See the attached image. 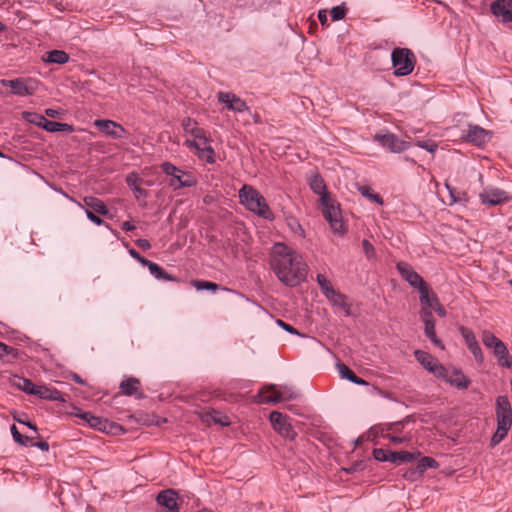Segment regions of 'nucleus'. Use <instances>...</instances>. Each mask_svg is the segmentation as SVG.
<instances>
[{
	"label": "nucleus",
	"mask_w": 512,
	"mask_h": 512,
	"mask_svg": "<svg viewBox=\"0 0 512 512\" xmlns=\"http://www.w3.org/2000/svg\"><path fill=\"white\" fill-rule=\"evenodd\" d=\"M129 254L135 258L136 260H138L143 266H145L147 264V262L149 260H147L146 258L142 257L135 249H130L129 250Z\"/></svg>",
	"instance_id": "nucleus-55"
},
{
	"label": "nucleus",
	"mask_w": 512,
	"mask_h": 512,
	"mask_svg": "<svg viewBox=\"0 0 512 512\" xmlns=\"http://www.w3.org/2000/svg\"><path fill=\"white\" fill-rule=\"evenodd\" d=\"M75 415L77 417H80L83 420H85L89 424L90 427L98 429L99 431H103V432L107 431L109 422L106 419L94 416L89 412L78 411L77 413H75Z\"/></svg>",
	"instance_id": "nucleus-25"
},
{
	"label": "nucleus",
	"mask_w": 512,
	"mask_h": 512,
	"mask_svg": "<svg viewBox=\"0 0 512 512\" xmlns=\"http://www.w3.org/2000/svg\"><path fill=\"white\" fill-rule=\"evenodd\" d=\"M417 145L430 153H434L438 148V145L433 141H418Z\"/></svg>",
	"instance_id": "nucleus-50"
},
{
	"label": "nucleus",
	"mask_w": 512,
	"mask_h": 512,
	"mask_svg": "<svg viewBox=\"0 0 512 512\" xmlns=\"http://www.w3.org/2000/svg\"><path fill=\"white\" fill-rule=\"evenodd\" d=\"M162 170L169 176L172 177L170 182V186H172L175 190L183 187H191L195 184L193 177L177 168L170 162H164L162 165Z\"/></svg>",
	"instance_id": "nucleus-8"
},
{
	"label": "nucleus",
	"mask_w": 512,
	"mask_h": 512,
	"mask_svg": "<svg viewBox=\"0 0 512 512\" xmlns=\"http://www.w3.org/2000/svg\"><path fill=\"white\" fill-rule=\"evenodd\" d=\"M270 422L275 430L279 432L283 437L293 440L296 437V432L292 428L291 424L287 421V417L278 411L270 413Z\"/></svg>",
	"instance_id": "nucleus-12"
},
{
	"label": "nucleus",
	"mask_w": 512,
	"mask_h": 512,
	"mask_svg": "<svg viewBox=\"0 0 512 512\" xmlns=\"http://www.w3.org/2000/svg\"><path fill=\"white\" fill-rule=\"evenodd\" d=\"M397 270L404 280H406L412 287L420 289L426 285L423 278L411 267L407 262H398Z\"/></svg>",
	"instance_id": "nucleus-15"
},
{
	"label": "nucleus",
	"mask_w": 512,
	"mask_h": 512,
	"mask_svg": "<svg viewBox=\"0 0 512 512\" xmlns=\"http://www.w3.org/2000/svg\"><path fill=\"white\" fill-rule=\"evenodd\" d=\"M33 448H49L46 441H38L32 444Z\"/></svg>",
	"instance_id": "nucleus-61"
},
{
	"label": "nucleus",
	"mask_w": 512,
	"mask_h": 512,
	"mask_svg": "<svg viewBox=\"0 0 512 512\" xmlns=\"http://www.w3.org/2000/svg\"><path fill=\"white\" fill-rule=\"evenodd\" d=\"M308 184L310 189L320 196L323 216L329 222L332 231L342 234L344 230L341 212L339 207L334 205L323 178L319 174H314L308 179Z\"/></svg>",
	"instance_id": "nucleus-2"
},
{
	"label": "nucleus",
	"mask_w": 512,
	"mask_h": 512,
	"mask_svg": "<svg viewBox=\"0 0 512 512\" xmlns=\"http://www.w3.org/2000/svg\"><path fill=\"white\" fill-rule=\"evenodd\" d=\"M347 11H348V9L346 8V6L344 4L333 7L331 9L332 20L333 21L342 20L345 17Z\"/></svg>",
	"instance_id": "nucleus-42"
},
{
	"label": "nucleus",
	"mask_w": 512,
	"mask_h": 512,
	"mask_svg": "<svg viewBox=\"0 0 512 512\" xmlns=\"http://www.w3.org/2000/svg\"><path fill=\"white\" fill-rule=\"evenodd\" d=\"M380 438H388L389 443L393 445L408 444V439L406 437L394 436L388 430L385 433L382 428L375 426L364 435H361L354 440V448L364 445L366 442H371L373 445H382L379 441Z\"/></svg>",
	"instance_id": "nucleus-5"
},
{
	"label": "nucleus",
	"mask_w": 512,
	"mask_h": 512,
	"mask_svg": "<svg viewBox=\"0 0 512 512\" xmlns=\"http://www.w3.org/2000/svg\"><path fill=\"white\" fill-rule=\"evenodd\" d=\"M481 339H482V343L483 345L487 348V349H490V350H493L495 348L498 347V345H501L502 343H504L501 339H499L498 337H496L491 331L489 330H484L482 332V336H481Z\"/></svg>",
	"instance_id": "nucleus-34"
},
{
	"label": "nucleus",
	"mask_w": 512,
	"mask_h": 512,
	"mask_svg": "<svg viewBox=\"0 0 512 512\" xmlns=\"http://www.w3.org/2000/svg\"><path fill=\"white\" fill-rule=\"evenodd\" d=\"M490 10L501 22H512V0H495L491 3Z\"/></svg>",
	"instance_id": "nucleus-18"
},
{
	"label": "nucleus",
	"mask_w": 512,
	"mask_h": 512,
	"mask_svg": "<svg viewBox=\"0 0 512 512\" xmlns=\"http://www.w3.org/2000/svg\"><path fill=\"white\" fill-rule=\"evenodd\" d=\"M33 395L45 400L65 401L58 390L45 385H36Z\"/></svg>",
	"instance_id": "nucleus-27"
},
{
	"label": "nucleus",
	"mask_w": 512,
	"mask_h": 512,
	"mask_svg": "<svg viewBox=\"0 0 512 512\" xmlns=\"http://www.w3.org/2000/svg\"><path fill=\"white\" fill-rule=\"evenodd\" d=\"M363 252L366 255L368 260H373L376 258V252L373 245L366 239L362 241Z\"/></svg>",
	"instance_id": "nucleus-45"
},
{
	"label": "nucleus",
	"mask_w": 512,
	"mask_h": 512,
	"mask_svg": "<svg viewBox=\"0 0 512 512\" xmlns=\"http://www.w3.org/2000/svg\"><path fill=\"white\" fill-rule=\"evenodd\" d=\"M157 504L164 512H179V496L173 489L161 491L156 497Z\"/></svg>",
	"instance_id": "nucleus-13"
},
{
	"label": "nucleus",
	"mask_w": 512,
	"mask_h": 512,
	"mask_svg": "<svg viewBox=\"0 0 512 512\" xmlns=\"http://www.w3.org/2000/svg\"><path fill=\"white\" fill-rule=\"evenodd\" d=\"M201 420L207 425L215 424L220 426L230 425L228 416L220 411L212 410L201 413Z\"/></svg>",
	"instance_id": "nucleus-24"
},
{
	"label": "nucleus",
	"mask_w": 512,
	"mask_h": 512,
	"mask_svg": "<svg viewBox=\"0 0 512 512\" xmlns=\"http://www.w3.org/2000/svg\"><path fill=\"white\" fill-rule=\"evenodd\" d=\"M479 198L482 204L489 206L500 205L509 200L507 192L500 188H485Z\"/></svg>",
	"instance_id": "nucleus-14"
},
{
	"label": "nucleus",
	"mask_w": 512,
	"mask_h": 512,
	"mask_svg": "<svg viewBox=\"0 0 512 512\" xmlns=\"http://www.w3.org/2000/svg\"><path fill=\"white\" fill-rule=\"evenodd\" d=\"M69 60V55L63 50H52L48 52L44 61L56 64H65Z\"/></svg>",
	"instance_id": "nucleus-36"
},
{
	"label": "nucleus",
	"mask_w": 512,
	"mask_h": 512,
	"mask_svg": "<svg viewBox=\"0 0 512 512\" xmlns=\"http://www.w3.org/2000/svg\"><path fill=\"white\" fill-rule=\"evenodd\" d=\"M375 140L391 152L400 153L408 148V143L400 140L395 134H376Z\"/></svg>",
	"instance_id": "nucleus-16"
},
{
	"label": "nucleus",
	"mask_w": 512,
	"mask_h": 512,
	"mask_svg": "<svg viewBox=\"0 0 512 512\" xmlns=\"http://www.w3.org/2000/svg\"><path fill=\"white\" fill-rule=\"evenodd\" d=\"M270 267L278 280L290 287L304 282L308 273L303 257L282 242L275 243L271 248Z\"/></svg>",
	"instance_id": "nucleus-1"
},
{
	"label": "nucleus",
	"mask_w": 512,
	"mask_h": 512,
	"mask_svg": "<svg viewBox=\"0 0 512 512\" xmlns=\"http://www.w3.org/2000/svg\"><path fill=\"white\" fill-rule=\"evenodd\" d=\"M42 127L49 132L71 131L72 130L71 126L66 123L49 121L47 119L45 122H43Z\"/></svg>",
	"instance_id": "nucleus-39"
},
{
	"label": "nucleus",
	"mask_w": 512,
	"mask_h": 512,
	"mask_svg": "<svg viewBox=\"0 0 512 512\" xmlns=\"http://www.w3.org/2000/svg\"><path fill=\"white\" fill-rule=\"evenodd\" d=\"M460 333L464 338L469 351L473 354L475 360L478 363H482L484 360L483 353L473 331L469 328L461 327Z\"/></svg>",
	"instance_id": "nucleus-20"
},
{
	"label": "nucleus",
	"mask_w": 512,
	"mask_h": 512,
	"mask_svg": "<svg viewBox=\"0 0 512 512\" xmlns=\"http://www.w3.org/2000/svg\"><path fill=\"white\" fill-rule=\"evenodd\" d=\"M145 266L148 267L150 273L157 279H162L165 281H175L176 280V278L174 276H172L171 274H168L158 264H156L150 260L147 262V264Z\"/></svg>",
	"instance_id": "nucleus-33"
},
{
	"label": "nucleus",
	"mask_w": 512,
	"mask_h": 512,
	"mask_svg": "<svg viewBox=\"0 0 512 512\" xmlns=\"http://www.w3.org/2000/svg\"><path fill=\"white\" fill-rule=\"evenodd\" d=\"M83 202L87 209H90L91 211H94L100 215H107L109 213V210L104 202L96 197H84Z\"/></svg>",
	"instance_id": "nucleus-29"
},
{
	"label": "nucleus",
	"mask_w": 512,
	"mask_h": 512,
	"mask_svg": "<svg viewBox=\"0 0 512 512\" xmlns=\"http://www.w3.org/2000/svg\"><path fill=\"white\" fill-rule=\"evenodd\" d=\"M239 198L249 211L269 219L272 215L265 198L255 188L250 185H244L239 190Z\"/></svg>",
	"instance_id": "nucleus-3"
},
{
	"label": "nucleus",
	"mask_w": 512,
	"mask_h": 512,
	"mask_svg": "<svg viewBox=\"0 0 512 512\" xmlns=\"http://www.w3.org/2000/svg\"><path fill=\"white\" fill-rule=\"evenodd\" d=\"M414 356L425 369L432 372L435 376L446 377V369L431 354L422 350H415Z\"/></svg>",
	"instance_id": "nucleus-11"
},
{
	"label": "nucleus",
	"mask_w": 512,
	"mask_h": 512,
	"mask_svg": "<svg viewBox=\"0 0 512 512\" xmlns=\"http://www.w3.org/2000/svg\"><path fill=\"white\" fill-rule=\"evenodd\" d=\"M508 430L502 431L500 425H497V431L491 438L492 445H497L507 435Z\"/></svg>",
	"instance_id": "nucleus-47"
},
{
	"label": "nucleus",
	"mask_w": 512,
	"mask_h": 512,
	"mask_svg": "<svg viewBox=\"0 0 512 512\" xmlns=\"http://www.w3.org/2000/svg\"><path fill=\"white\" fill-rule=\"evenodd\" d=\"M24 118L30 123H34L40 127H42L43 122L46 121V118L43 115L37 113L24 112Z\"/></svg>",
	"instance_id": "nucleus-43"
},
{
	"label": "nucleus",
	"mask_w": 512,
	"mask_h": 512,
	"mask_svg": "<svg viewBox=\"0 0 512 512\" xmlns=\"http://www.w3.org/2000/svg\"><path fill=\"white\" fill-rule=\"evenodd\" d=\"M440 317H445L446 316V310L445 308L442 306V305H438V307L436 308V310H434Z\"/></svg>",
	"instance_id": "nucleus-64"
},
{
	"label": "nucleus",
	"mask_w": 512,
	"mask_h": 512,
	"mask_svg": "<svg viewBox=\"0 0 512 512\" xmlns=\"http://www.w3.org/2000/svg\"><path fill=\"white\" fill-rule=\"evenodd\" d=\"M394 74L396 76H407L414 70L416 58L408 48H395L391 54Z\"/></svg>",
	"instance_id": "nucleus-4"
},
{
	"label": "nucleus",
	"mask_w": 512,
	"mask_h": 512,
	"mask_svg": "<svg viewBox=\"0 0 512 512\" xmlns=\"http://www.w3.org/2000/svg\"><path fill=\"white\" fill-rule=\"evenodd\" d=\"M122 229L125 231H132L135 229V226L133 224H131L130 222L125 221L122 223Z\"/></svg>",
	"instance_id": "nucleus-62"
},
{
	"label": "nucleus",
	"mask_w": 512,
	"mask_h": 512,
	"mask_svg": "<svg viewBox=\"0 0 512 512\" xmlns=\"http://www.w3.org/2000/svg\"><path fill=\"white\" fill-rule=\"evenodd\" d=\"M327 298L333 305L338 306L345 316L350 315V308L346 301L347 298L344 295L334 290Z\"/></svg>",
	"instance_id": "nucleus-32"
},
{
	"label": "nucleus",
	"mask_w": 512,
	"mask_h": 512,
	"mask_svg": "<svg viewBox=\"0 0 512 512\" xmlns=\"http://www.w3.org/2000/svg\"><path fill=\"white\" fill-rule=\"evenodd\" d=\"M94 125L99 129V131L114 139H121L126 133L125 129L121 125L112 120L99 119L94 122Z\"/></svg>",
	"instance_id": "nucleus-19"
},
{
	"label": "nucleus",
	"mask_w": 512,
	"mask_h": 512,
	"mask_svg": "<svg viewBox=\"0 0 512 512\" xmlns=\"http://www.w3.org/2000/svg\"><path fill=\"white\" fill-rule=\"evenodd\" d=\"M194 285L199 290L200 289L216 290L218 288V285L216 283L209 282V281H195Z\"/></svg>",
	"instance_id": "nucleus-48"
},
{
	"label": "nucleus",
	"mask_w": 512,
	"mask_h": 512,
	"mask_svg": "<svg viewBox=\"0 0 512 512\" xmlns=\"http://www.w3.org/2000/svg\"><path fill=\"white\" fill-rule=\"evenodd\" d=\"M120 389L126 396L135 395L137 398H142L143 394L140 392V381L136 378H128L121 382Z\"/></svg>",
	"instance_id": "nucleus-28"
},
{
	"label": "nucleus",
	"mask_w": 512,
	"mask_h": 512,
	"mask_svg": "<svg viewBox=\"0 0 512 512\" xmlns=\"http://www.w3.org/2000/svg\"><path fill=\"white\" fill-rule=\"evenodd\" d=\"M422 318H423V321L425 324L424 333H425L426 337L429 338L430 341L435 346H437L443 350L444 345H443L442 341L437 337L436 332H435V321L433 319L432 311H426L425 317H422Z\"/></svg>",
	"instance_id": "nucleus-23"
},
{
	"label": "nucleus",
	"mask_w": 512,
	"mask_h": 512,
	"mask_svg": "<svg viewBox=\"0 0 512 512\" xmlns=\"http://www.w3.org/2000/svg\"><path fill=\"white\" fill-rule=\"evenodd\" d=\"M9 354H13V356H16L15 350L12 347L0 342V358H3L4 356Z\"/></svg>",
	"instance_id": "nucleus-53"
},
{
	"label": "nucleus",
	"mask_w": 512,
	"mask_h": 512,
	"mask_svg": "<svg viewBox=\"0 0 512 512\" xmlns=\"http://www.w3.org/2000/svg\"><path fill=\"white\" fill-rule=\"evenodd\" d=\"M184 144H185L186 146H188V147H191V148H195V149H197L199 152H200V150L203 148V147L201 146V144H200V143H198L196 140H188V139H187V140L184 142Z\"/></svg>",
	"instance_id": "nucleus-58"
},
{
	"label": "nucleus",
	"mask_w": 512,
	"mask_h": 512,
	"mask_svg": "<svg viewBox=\"0 0 512 512\" xmlns=\"http://www.w3.org/2000/svg\"><path fill=\"white\" fill-rule=\"evenodd\" d=\"M126 183L130 187V189L134 192V196L136 199L146 198L148 196V191L141 188L140 184L142 183V179L135 172H131L126 176Z\"/></svg>",
	"instance_id": "nucleus-26"
},
{
	"label": "nucleus",
	"mask_w": 512,
	"mask_h": 512,
	"mask_svg": "<svg viewBox=\"0 0 512 512\" xmlns=\"http://www.w3.org/2000/svg\"><path fill=\"white\" fill-rule=\"evenodd\" d=\"M277 324L279 326H281L284 330L290 332V333H294V334H298V331L291 325L285 323L284 321L282 320H277Z\"/></svg>",
	"instance_id": "nucleus-56"
},
{
	"label": "nucleus",
	"mask_w": 512,
	"mask_h": 512,
	"mask_svg": "<svg viewBox=\"0 0 512 512\" xmlns=\"http://www.w3.org/2000/svg\"><path fill=\"white\" fill-rule=\"evenodd\" d=\"M182 127L186 133L202 141L203 144L209 143V138L206 136L205 131L198 127V123L194 119L190 117L184 118L182 120Z\"/></svg>",
	"instance_id": "nucleus-22"
},
{
	"label": "nucleus",
	"mask_w": 512,
	"mask_h": 512,
	"mask_svg": "<svg viewBox=\"0 0 512 512\" xmlns=\"http://www.w3.org/2000/svg\"><path fill=\"white\" fill-rule=\"evenodd\" d=\"M317 282H318V284L320 286V289H321L322 293L326 297H328L329 294H331L334 291L330 281L324 275L318 274L317 275Z\"/></svg>",
	"instance_id": "nucleus-41"
},
{
	"label": "nucleus",
	"mask_w": 512,
	"mask_h": 512,
	"mask_svg": "<svg viewBox=\"0 0 512 512\" xmlns=\"http://www.w3.org/2000/svg\"><path fill=\"white\" fill-rule=\"evenodd\" d=\"M497 425L501 430L510 429L512 425V408L507 396H499L496 400Z\"/></svg>",
	"instance_id": "nucleus-10"
},
{
	"label": "nucleus",
	"mask_w": 512,
	"mask_h": 512,
	"mask_svg": "<svg viewBox=\"0 0 512 512\" xmlns=\"http://www.w3.org/2000/svg\"><path fill=\"white\" fill-rule=\"evenodd\" d=\"M438 305H441L440 302H439V299L436 296V294L432 293V301H431V306H429V310H432V309L436 310Z\"/></svg>",
	"instance_id": "nucleus-60"
},
{
	"label": "nucleus",
	"mask_w": 512,
	"mask_h": 512,
	"mask_svg": "<svg viewBox=\"0 0 512 512\" xmlns=\"http://www.w3.org/2000/svg\"><path fill=\"white\" fill-rule=\"evenodd\" d=\"M354 384L365 385V386H367V392L369 394H372V395L376 394V387L375 386L369 385L366 381H364L362 378L356 376L355 374H354Z\"/></svg>",
	"instance_id": "nucleus-51"
},
{
	"label": "nucleus",
	"mask_w": 512,
	"mask_h": 512,
	"mask_svg": "<svg viewBox=\"0 0 512 512\" xmlns=\"http://www.w3.org/2000/svg\"><path fill=\"white\" fill-rule=\"evenodd\" d=\"M87 218L96 225H102L104 221L90 209H85Z\"/></svg>",
	"instance_id": "nucleus-52"
},
{
	"label": "nucleus",
	"mask_w": 512,
	"mask_h": 512,
	"mask_svg": "<svg viewBox=\"0 0 512 512\" xmlns=\"http://www.w3.org/2000/svg\"><path fill=\"white\" fill-rule=\"evenodd\" d=\"M357 189L361 193V195L367 198L370 202H375L378 205H383L382 197L379 194L375 193L371 187L366 185H358Z\"/></svg>",
	"instance_id": "nucleus-37"
},
{
	"label": "nucleus",
	"mask_w": 512,
	"mask_h": 512,
	"mask_svg": "<svg viewBox=\"0 0 512 512\" xmlns=\"http://www.w3.org/2000/svg\"><path fill=\"white\" fill-rule=\"evenodd\" d=\"M136 244L144 250H148L151 248V244L147 239H138L136 241Z\"/></svg>",
	"instance_id": "nucleus-59"
},
{
	"label": "nucleus",
	"mask_w": 512,
	"mask_h": 512,
	"mask_svg": "<svg viewBox=\"0 0 512 512\" xmlns=\"http://www.w3.org/2000/svg\"><path fill=\"white\" fill-rule=\"evenodd\" d=\"M2 85L11 88L12 92L18 96L33 95L37 89L39 82L32 78H16L12 80H2Z\"/></svg>",
	"instance_id": "nucleus-9"
},
{
	"label": "nucleus",
	"mask_w": 512,
	"mask_h": 512,
	"mask_svg": "<svg viewBox=\"0 0 512 512\" xmlns=\"http://www.w3.org/2000/svg\"><path fill=\"white\" fill-rule=\"evenodd\" d=\"M373 456L377 461L381 462H390L393 465H401L406 462L413 461L419 453H410L406 450L396 451V450H372Z\"/></svg>",
	"instance_id": "nucleus-7"
},
{
	"label": "nucleus",
	"mask_w": 512,
	"mask_h": 512,
	"mask_svg": "<svg viewBox=\"0 0 512 512\" xmlns=\"http://www.w3.org/2000/svg\"><path fill=\"white\" fill-rule=\"evenodd\" d=\"M299 396L297 391H292L290 394H285L284 392H279L277 390V386L271 384L269 386H265L260 390L257 395V402L261 404H275L288 400H293Z\"/></svg>",
	"instance_id": "nucleus-6"
},
{
	"label": "nucleus",
	"mask_w": 512,
	"mask_h": 512,
	"mask_svg": "<svg viewBox=\"0 0 512 512\" xmlns=\"http://www.w3.org/2000/svg\"><path fill=\"white\" fill-rule=\"evenodd\" d=\"M11 433H12V436L13 438L15 439V441L19 444V445H26V440H29V437H23L20 432L18 431L17 427L15 425H13L11 427Z\"/></svg>",
	"instance_id": "nucleus-49"
},
{
	"label": "nucleus",
	"mask_w": 512,
	"mask_h": 512,
	"mask_svg": "<svg viewBox=\"0 0 512 512\" xmlns=\"http://www.w3.org/2000/svg\"><path fill=\"white\" fill-rule=\"evenodd\" d=\"M45 114L49 117L54 118L58 116L59 112L55 109L48 108L45 110Z\"/></svg>",
	"instance_id": "nucleus-63"
},
{
	"label": "nucleus",
	"mask_w": 512,
	"mask_h": 512,
	"mask_svg": "<svg viewBox=\"0 0 512 512\" xmlns=\"http://www.w3.org/2000/svg\"><path fill=\"white\" fill-rule=\"evenodd\" d=\"M336 368L342 378L352 382V370L347 365L339 362Z\"/></svg>",
	"instance_id": "nucleus-46"
},
{
	"label": "nucleus",
	"mask_w": 512,
	"mask_h": 512,
	"mask_svg": "<svg viewBox=\"0 0 512 512\" xmlns=\"http://www.w3.org/2000/svg\"><path fill=\"white\" fill-rule=\"evenodd\" d=\"M445 187L449 191L450 197H451V204L456 203L460 201V198L456 196V189L453 188L449 183H445Z\"/></svg>",
	"instance_id": "nucleus-54"
},
{
	"label": "nucleus",
	"mask_w": 512,
	"mask_h": 512,
	"mask_svg": "<svg viewBox=\"0 0 512 512\" xmlns=\"http://www.w3.org/2000/svg\"><path fill=\"white\" fill-rule=\"evenodd\" d=\"M448 383L452 386H455L460 389H465L469 385V380L465 377V375L460 371H453L451 375L448 374L446 370V377H443Z\"/></svg>",
	"instance_id": "nucleus-31"
},
{
	"label": "nucleus",
	"mask_w": 512,
	"mask_h": 512,
	"mask_svg": "<svg viewBox=\"0 0 512 512\" xmlns=\"http://www.w3.org/2000/svg\"><path fill=\"white\" fill-rule=\"evenodd\" d=\"M218 101L234 112L248 111L249 107L241 98L231 92H219Z\"/></svg>",
	"instance_id": "nucleus-17"
},
{
	"label": "nucleus",
	"mask_w": 512,
	"mask_h": 512,
	"mask_svg": "<svg viewBox=\"0 0 512 512\" xmlns=\"http://www.w3.org/2000/svg\"><path fill=\"white\" fill-rule=\"evenodd\" d=\"M438 467V463L431 457H422L417 464V471L412 472V474L421 475L427 468H436Z\"/></svg>",
	"instance_id": "nucleus-40"
},
{
	"label": "nucleus",
	"mask_w": 512,
	"mask_h": 512,
	"mask_svg": "<svg viewBox=\"0 0 512 512\" xmlns=\"http://www.w3.org/2000/svg\"><path fill=\"white\" fill-rule=\"evenodd\" d=\"M12 384L24 391L27 394L33 395L36 384H34L30 379L15 376L12 380Z\"/></svg>",
	"instance_id": "nucleus-35"
},
{
	"label": "nucleus",
	"mask_w": 512,
	"mask_h": 512,
	"mask_svg": "<svg viewBox=\"0 0 512 512\" xmlns=\"http://www.w3.org/2000/svg\"><path fill=\"white\" fill-rule=\"evenodd\" d=\"M463 138L467 142L477 146H483L489 141L490 135L487 130L478 125H469L467 133L463 136Z\"/></svg>",
	"instance_id": "nucleus-21"
},
{
	"label": "nucleus",
	"mask_w": 512,
	"mask_h": 512,
	"mask_svg": "<svg viewBox=\"0 0 512 512\" xmlns=\"http://www.w3.org/2000/svg\"><path fill=\"white\" fill-rule=\"evenodd\" d=\"M318 19L322 26L328 25V18H327V11L326 10H320L318 12Z\"/></svg>",
	"instance_id": "nucleus-57"
},
{
	"label": "nucleus",
	"mask_w": 512,
	"mask_h": 512,
	"mask_svg": "<svg viewBox=\"0 0 512 512\" xmlns=\"http://www.w3.org/2000/svg\"><path fill=\"white\" fill-rule=\"evenodd\" d=\"M199 156L206 159L208 163H213L215 161L214 150L210 145L207 144H204L203 148L199 152Z\"/></svg>",
	"instance_id": "nucleus-44"
},
{
	"label": "nucleus",
	"mask_w": 512,
	"mask_h": 512,
	"mask_svg": "<svg viewBox=\"0 0 512 512\" xmlns=\"http://www.w3.org/2000/svg\"><path fill=\"white\" fill-rule=\"evenodd\" d=\"M418 291L420 293V303L422 305V317H425V312L430 311L429 306H431L432 293H430L427 284L420 288Z\"/></svg>",
	"instance_id": "nucleus-38"
},
{
	"label": "nucleus",
	"mask_w": 512,
	"mask_h": 512,
	"mask_svg": "<svg viewBox=\"0 0 512 512\" xmlns=\"http://www.w3.org/2000/svg\"><path fill=\"white\" fill-rule=\"evenodd\" d=\"M492 352L500 366L505 368H511L512 361L509 359V351L505 343L498 345V347L493 349Z\"/></svg>",
	"instance_id": "nucleus-30"
}]
</instances>
